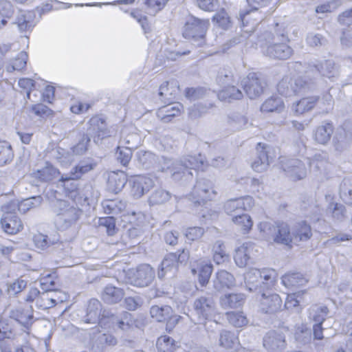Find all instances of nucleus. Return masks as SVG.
I'll list each match as a JSON object with an SVG mask.
<instances>
[{
    "mask_svg": "<svg viewBox=\"0 0 352 352\" xmlns=\"http://www.w3.org/2000/svg\"><path fill=\"white\" fill-rule=\"evenodd\" d=\"M299 28L287 21L276 23L274 34L263 53L273 58L285 60L293 54V49L286 42L294 40L298 36Z\"/></svg>",
    "mask_w": 352,
    "mask_h": 352,
    "instance_id": "1",
    "label": "nucleus"
},
{
    "mask_svg": "<svg viewBox=\"0 0 352 352\" xmlns=\"http://www.w3.org/2000/svg\"><path fill=\"white\" fill-rule=\"evenodd\" d=\"M204 158L201 155L198 156H187L179 162H174L170 159L163 157V165L161 170L169 172L175 179H186L192 176L191 169H199L204 165Z\"/></svg>",
    "mask_w": 352,
    "mask_h": 352,
    "instance_id": "2",
    "label": "nucleus"
},
{
    "mask_svg": "<svg viewBox=\"0 0 352 352\" xmlns=\"http://www.w3.org/2000/svg\"><path fill=\"white\" fill-rule=\"evenodd\" d=\"M87 134L83 135L79 142L72 148L74 155L85 153L87 150L91 138L95 143L98 144L100 141L111 135L110 132L107 129V124L102 119L98 117H93L90 119Z\"/></svg>",
    "mask_w": 352,
    "mask_h": 352,
    "instance_id": "3",
    "label": "nucleus"
},
{
    "mask_svg": "<svg viewBox=\"0 0 352 352\" xmlns=\"http://www.w3.org/2000/svg\"><path fill=\"white\" fill-rule=\"evenodd\" d=\"M277 278L276 271L271 268L258 270L250 269L244 274V281L247 289L250 291L263 292L265 289L272 287Z\"/></svg>",
    "mask_w": 352,
    "mask_h": 352,
    "instance_id": "4",
    "label": "nucleus"
},
{
    "mask_svg": "<svg viewBox=\"0 0 352 352\" xmlns=\"http://www.w3.org/2000/svg\"><path fill=\"white\" fill-rule=\"evenodd\" d=\"M54 211L56 214L54 223L59 230H65L76 224L82 214L81 210L65 200H57Z\"/></svg>",
    "mask_w": 352,
    "mask_h": 352,
    "instance_id": "5",
    "label": "nucleus"
},
{
    "mask_svg": "<svg viewBox=\"0 0 352 352\" xmlns=\"http://www.w3.org/2000/svg\"><path fill=\"white\" fill-rule=\"evenodd\" d=\"M209 26L208 19L192 18L186 23L183 36L191 40L194 45L201 46L205 43V36Z\"/></svg>",
    "mask_w": 352,
    "mask_h": 352,
    "instance_id": "6",
    "label": "nucleus"
},
{
    "mask_svg": "<svg viewBox=\"0 0 352 352\" xmlns=\"http://www.w3.org/2000/svg\"><path fill=\"white\" fill-rule=\"evenodd\" d=\"M194 309L201 321L208 320L205 323V328L207 331L213 325L217 326L218 322L214 319L217 311L214 300L211 298L201 296L197 298L194 302Z\"/></svg>",
    "mask_w": 352,
    "mask_h": 352,
    "instance_id": "7",
    "label": "nucleus"
},
{
    "mask_svg": "<svg viewBox=\"0 0 352 352\" xmlns=\"http://www.w3.org/2000/svg\"><path fill=\"white\" fill-rule=\"evenodd\" d=\"M312 88V83L305 81L302 78H292L289 76H284L277 85L278 92L285 97L305 92Z\"/></svg>",
    "mask_w": 352,
    "mask_h": 352,
    "instance_id": "8",
    "label": "nucleus"
},
{
    "mask_svg": "<svg viewBox=\"0 0 352 352\" xmlns=\"http://www.w3.org/2000/svg\"><path fill=\"white\" fill-rule=\"evenodd\" d=\"M252 10L245 13L240 14V19L242 22L244 32H252L254 31L256 25L263 19V14L258 12L260 7L265 6L269 0H246Z\"/></svg>",
    "mask_w": 352,
    "mask_h": 352,
    "instance_id": "9",
    "label": "nucleus"
},
{
    "mask_svg": "<svg viewBox=\"0 0 352 352\" xmlns=\"http://www.w3.org/2000/svg\"><path fill=\"white\" fill-rule=\"evenodd\" d=\"M188 258L189 252L185 249H183L181 252L166 254L158 270L159 278H163L168 274L173 276L177 271L179 265L186 263Z\"/></svg>",
    "mask_w": 352,
    "mask_h": 352,
    "instance_id": "10",
    "label": "nucleus"
},
{
    "mask_svg": "<svg viewBox=\"0 0 352 352\" xmlns=\"http://www.w3.org/2000/svg\"><path fill=\"white\" fill-rule=\"evenodd\" d=\"M216 196L212 182L207 179H199L194 186L188 199L195 204H204Z\"/></svg>",
    "mask_w": 352,
    "mask_h": 352,
    "instance_id": "11",
    "label": "nucleus"
},
{
    "mask_svg": "<svg viewBox=\"0 0 352 352\" xmlns=\"http://www.w3.org/2000/svg\"><path fill=\"white\" fill-rule=\"evenodd\" d=\"M257 155L251 164L252 169L258 173H262L268 168L269 165L275 158V151L269 145L258 143L256 146Z\"/></svg>",
    "mask_w": 352,
    "mask_h": 352,
    "instance_id": "12",
    "label": "nucleus"
},
{
    "mask_svg": "<svg viewBox=\"0 0 352 352\" xmlns=\"http://www.w3.org/2000/svg\"><path fill=\"white\" fill-rule=\"evenodd\" d=\"M307 162L309 166L310 171L316 176L326 177L331 168L329 155L324 151H318L312 158L307 157Z\"/></svg>",
    "mask_w": 352,
    "mask_h": 352,
    "instance_id": "13",
    "label": "nucleus"
},
{
    "mask_svg": "<svg viewBox=\"0 0 352 352\" xmlns=\"http://www.w3.org/2000/svg\"><path fill=\"white\" fill-rule=\"evenodd\" d=\"M243 89L250 99L259 97L264 91L266 83L259 77V74L250 72L241 81Z\"/></svg>",
    "mask_w": 352,
    "mask_h": 352,
    "instance_id": "14",
    "label": "nucleus"
},
{
    "mask_svg": "<svg viewBox=\"0 0 352 352\" xmlns=\"http://www.w3.org/2000/svg\"><path fill=\"white\" fill-rule=\"evenodd\" d=\"M232 78L231 72L227 71H225L224 74L222 72L221 74L218 76L219 83L227 85V86L219 91L217 94L218 98L221 101L230 102L232 100H240L243 96L240 89L233 85L230 86L229 85L232 80Z\"/></svg>",
    "mask_w": 352,
    "mask_h": 352,
    "instance_id": "15",
    "label": "nucleus"
},
{
    "mask_svg": "<svg viewBox=\"0 0 352 352\" xmlns=\"http://www.w3.org/2000/svg\"><path fill=\"white\" fill-rule=\"evenodd\" d=\"M131 194L138 199L148 192L155 185L153 179L149 175H139L131 177L129 180Z\"/></svg>",
    "mask_w": 352,
    "mask_h": 352,
    "instance_id": "16",
    "label": "nucleus"
},
{
    "mask_svg": "<svg viewBox=\"0 0 352 352\" xmlns=\"http://www.w3.org/2000/svg\"><path fill=\"white\" fill-rule=\"evenodd\" d=\"M281 166L287 175L293 180H300L307 176V167L298 159L282 160Z\"/></svg>",
    "mask_w": 352,
    "mask_h": 352,
    "instance_id": "17",
    "label": "nucleus"
},
{
    "mask_svg": "<svg viewBox=\"0 0 352 352\" xmlns=\"http://www.w3.org/2000/svg\"><path fill=\"white\" fill-rule=\"evenodd\" d=\"M259 302L261 311L265 314H274L279 311L282 306L281 298L274 293L263 292Z\"/></svg>",
    "mask_w": 352,
    "mask_h": 352,
    "instance_id": "18",
    "label": "nucleus"
},
{
    "mask_svg": "<svg viewBox=\"0 0 352 352\" xmlns=\"http://www.w3.org/2000/svg\"><path fill=\"white\" fill-rule=\"evenodd\" d=\"M212 270V263L204 259L195 261L191 269L192 274H197L198 281L201 287H205L208 283Z\"/></svg>",
    "mask_w": 352,
    "mask_h": 352,
    "instance_id": "19",
    "label": "nucleus"
},
{
    "mask_svg": "<svg viewBox=\"0 0 352 352\" xmlns=\"http://www.w3.org/2000/svg\"><path fill=\"white\" fill-rule=\"evenodd\" d=\"M154 276L153 269L150 265H140L133 274L132 283L136 287H146L151 283Z\"/></svg>",
    "mask_w": 352,
    "mask_h": 352,
    "instance_id": "20",
    "label": "nucleus"
},
{
    "mask_svg": "<svg viewBox=\"0 0 352 352\" xmlns=\"http://www.w3.org/2000/svg\"><path fill=\"white\" fill-rule=\"evenodd\" d=\"M74 175L71 172L68 174L63 175L60 178L59 182L65 188L67 197L75 203H79L82 199V197L80 195L78 185L76 182V180L79 178L74 177Z\"/></svg>",
    "mask_w": 352,
    "mask_h": 352,
    "instance_id": "21",
    "label": "nucleus"
},
{
    "mask_svg": "<svg viewBox=\"0 0 352 352\" xmlns=\"http://www.w3.org/2000/svg\"><path fill=\"white\" fill-rule=\"evenodd\" d=\"M254 205L253 198L250 196H245L228 200L224 204V209L227 214H231L235 212L249 210Z\"/></svg>",
    "mask_w": 352,
    "mask_h": 352,
    "instance_id": "22",
    "label": "nucleus"
},
{
    "mask_svg": "<svg viewBox=\"0 0 352 352\" xmlns=\"http://www.w3.org/2000/svg\"><path fill=\"white\" fill-rule=\"evenodd\" d=\"M285 345L283 334L274 331L268 332L263 338V346L271 352H282Z\"/></svg>",
    "mask_w": 352,
    "mask_h": 352,
    "instance_id": "23",
    "label": "nucleus"
},
{
    "mask_svg": "<svg viewBox=\"0 0 352 352\" xmlns=\"http://www.w3.org/2000/svg\"><path fill=\"white\" fill-rule=\"evenodd\" d=\"M122 221L132 225V228L129 230V235H138L140 233V230L137 227H141L145 222L146 217L142 212H134L125 210L121 216Z\"/></svg>",
    "mask_w": 352,
    "mask_h": 352,
    "instance_id": "24",
    "label": "nucleus"
},
{
    "mask_svg": "<svg viewBox=\"0 0 352 352\" xmlns=\"http://www.w3.org/2000/svg\"><path fill=\"white\" fill-rule=\"evenodd\" d=\"M254 245L250 242L243 243L238 247L234 255V260L237 266L239 267H245L248 261L254 255Z\"/></svg>",
    "mask_w": 352,
    "mask_h": 352,
    "instance_id": "25",
    "label": "nucleus"
},
{
    "mask_svg": "<svg viewBox=\"0 0 352 352\" xmlns=\"http://www.w3.org/2000/svg\"><path fill=\"white\" fill-rule=\"evenodd\" d=\"M102 305L97 299H91L88 303L87 313L84 316L83 321L88 324H96L99 322L102 324L105 322V318L100 319Z\"/></svg>",
    "mask_w": 352,
    "mask_h": 352,
    "instance_id": "26",
    "label": "nucleus"
},
{
    "mask_svg": "<svg viewBox=\"0 0 352 352\" xmlns=\"http://www.w3.org/2000/svg\"><path fill=\"white\" fill-rule=\"evenodd\" d=\"M183 106L179 102H171L160 107L157 112V117L163 122L168 123L175 117L180 115Z\"/></svg>",
    "mask_w": 352,
    "mask_h": 352,
    "instance_id": "27",
    "label": "nucleus"
},
{
    "mask_svg": "<svg viewBox=\"0 0 352 352\" xmlns=\"http://www.w3.org/2000/svg\"><path fill=\"white\" fill-rule=\"evenodd\" d=\"M1 224L5 232L14 234L23 228L20 219L13 212H5L1 219Z\"/></svg>",
    "mask_w": 352,
    "mask_h": 352,
    "instance_id": "28",
    "label": "nucleus"
},
{
    "mask_svg": "<svg viewBox=\"0 0 352 352\" xmlns=\"http://www.w3.org/2000/svg\"><path fill=\"white\" fill-rule=\"evenodd\" d=\"M219 344L226 352H236L240 345L238 337L228 330L220 332Z\"/></svg>",
    "mask_w": 352,
    "mask_h": 352,
    "instance_id": "29",
    "label": "nucleus"
},
{
    "mask_svg": "<svg viewBox=\"0 0 352 352\" xmlns=\"http://www.w3.org/2000/svg\"><path fill=\"white\" fill-rule=\"evenodd\" d=\"M310 67H314L320 75L329 78L336 77L338 74V68L332 60L312 61Z\"/></svg>",
    "mask_w": 352,
    "mask_h": 352,
    "instance_id": "30",
    "label": "nucleus"
},
{
    "mask_svg": "<svg viewBox=\"0 0 352 352\" xmlns=\"http://www.w3.org/2000/svg\"><path fill=\"white\" fill-rule=\"evenodd\" d=\"M127 182L126 175L122 172H112L109 174L107 188L113 193H118Z\"/></svg>",
    "mask_w": 352,
    "mask_h": 352,
    "instance_id": "31",
    "label": "nucleus"
},
{
    "mask_svg": "<svg viewBox=\"0 0 352 352\" xmlns=\"http://www.w3.org/2000/svg\"><path fill=\"white\" fill-rule=\"evenodd\" d=\"M333 132V126L332 124L323 122L314 130V139L318 144H326L330 140Z\"/></svg>",
    "mask_w": 352,
    "mask_h": 352,
    "instance_id": "32",
    "label": "nucleus"
},
{
    "mask_svg": "<svg viewBox=\"0 0 352 352\" xmlns=\"http://www.w3.org/2000/svg\"><path fill=\"white\" fill-rule=\"evenodd\" d=\"M11 317L29 330L34 322V316L31 307L17 309L11 313Z\"/></svg>",
    "mask_w": 352,
    "mask_h": 352,
    "instance_id": "33",
    "label": "nucleus"
},
{
    "mask_svg": "<svg viewBox=\"0 0 352 352\" xmlns=\"http://www.w3.org/2000/svg\"><path fill=\"white\" fill-rule=\"evenodd\" d=\"M109 322L113 324V327L127 331L134 324V320L130 313L124 311L119 316H111L107 318Z\"/></svg>",
    "mask_w": 352,
    "mask_h": 352,
    "instance_id": "34",
    "label": "nucleus"
},
{
    "mask_svg": "<svg viewBox=\"0 0 352 352\" xmlns=\"http://www.w3.org/2000/svg\"><path fill=\"white\" fill-rule=\"evenodd\" d=\"M33 177L41 182H47L53 180L60 175L59 170L51 164L47 162L45 166L32 173Z\"/></svg>",
    "mask_w": 352,
    "mask_h": 352,
    "instance_id": "35",
    "label": "nucleus"
},
{
    "mask_svg": "<svg viewBox=\"0 0 352 352\" xmlns=\"http://www.w3.org/2000/svg\"><path fill=\"white\" fill-rule=\"evenodd\" d=\"M292 243L297 244L300 241H306L312 236L309 225L305 221L297 223L293 229Z\"/></svg>",
    "mask_w": 352,
    "mask_h": 352,
    "instance_id": "36",
    "label": "nucleus"
},
{
    "mask_svg": "<svg viewBox=\"0 0 352 352\" xmlns=\"http://www.w3.org/2000/svg\"><path fill=\"white\" fill-rule=\"evenodd\" d=\"M211 252L212 260L217 265L223 264L229 259L226 245L221 240H217L212 244Z\"/></svg>",
    "mask_w": 352,
    "mask_h": 352,
    "instance_id": "37",
    "label": "nucleus"
},
{
    "mask_svg": "<svg viewBox=\"0 0 352 352\" xmlns=\"http://www.w3.org/2000/svg\"><path fill=\"white\" fill-rule=\"evenodd\" d=\"M319 98L315 96L307 97L293 103L292 110L296 114H303L314 108Z\"/></svg>",
    "mask_w": 352,
    "mask_h": 352,
    "instance_id": "38",
    "label": "nucleus"
},
{
    "mask_svg": "<svg viewBox=\"0 0 352 352\" xmlns=\"http://www.w3.org/2000/svg\"><path fill=\"white\" fill-rule=\"evenodd\" d=\"M277 230L274 241L277 243L290 246L292 243L293 232H290L289 226L286 223H279L276 226Z\"/></svg>",
    "mask_w": 352,
    "mask_h": 352,
    "instance_id": "39",
    "label": "nucleus"
},
{
    "mask_svg": "<svg viewBox=\"0 0 352 352\" xmlns=\"http://www.w3.org/2000/svg\"><path fill=\"white\" fill-rule=\"evenodd\" d=\"M284 109L285 104L282 98L278 96H272L263 102L261 106L260 110L262 113H280Z\"/></svg>",
    "mask_w": 352,
    "mask_h": 352,
    "instance_id": "40",
    "label": "nucleus"
},
{
    "mask_svg": "<svg viewBox=\"0 0 352 352\" xmlns=\"http://www.w3.org/2000/svg\"><path fill=\"white\" fill-rule=\"evenodd\" d=\"M104 212L108 214L118 215L125 212L126 202L119 199H107L102 203Z\"/></svg>",
    "mask_w": 352,
    "mask_h": 352,
    "instance_id": "41",
    "label": "nucleus"
},
{
    "mask_svg": "<svg viewBox=\"0 0 352 352\" xmlns=\"http://www.w3.org/2000/svg\"><path fill=\"white\" fill-rule=\"evenodd\" d=\"M226 123L232 131H237L246 127L248 120L244 115L234 112L228 115Z\"/></svg>",
    "mask_w": 352,
    "mask_h": 352,
    "instance_id": "42",
    "label": "nucleus"
},
{
    "mask_svg": "<svg viewBox=\"0 0 352 352\" xmlns=\"http://www.w3.org/2000/svg\"><path fill=\"white\" fill-rule=\"evenodd\" d=\"M140 143V135L136 133H131L130 130L125 128L121 131V136L119 145L133 149Z\"/></svg>",
    "mask_w": 352,
    "mask_h": 352,
    "instance_id": "43",
    "label": "nucleus"
},
{
    "mask_svg": "<svg viewBox=\"0 0 352 352\" xmlns=\"http://www.w3.org/2000/svg\"><path fill=\"white\" fill-rule=\"evenodd\" d=\"M35 14L31 11L21 12L15 22L21 32L32 30L34 26Z\"/></svg>",
    "mask_w": 352,
    "mask_h": 352,
    "instance_id": "44",
    "label": "nucleus"
},
{
    "mask_svg": "<svg viewBox=\"0 0 352 352\" xmlns=\"http://www.w3.org/2000/svg\"><path fill=\"white\" fill-rule=\"evenodd\" d=\"M245 302V296L242 294H228L220 298L222 307L235 309L241 307Z\"/></svg>",
    "mask_w": 352,
    "mask_h": 352,
    "instance_id": "45",
    "label": "nucleus"
},
{
    "mask_svg": "<svg viewBox=\"0 0 352 352\" xmlns=\"http://www.w3.org/2000/svg\"><path fill=\"white\" fill-rule=\"evenodd\" d=\"M235 285V279L232 274L226 270H219L216 274L214 287L217 289L231 288Z\"/></svg>",
    "mask_w": 352,
    "mask_h": 352,
    "instance_id": "46",
    "label": "nucleus"
},
{
    "mask_svg": "<svg viewBox=\"0 0 352 352\" xmlns=\"http://www.w3.org/2000/svg\"><path fill=\"white\" fill-rule=\"evenodd\" d=\"M124 296L123 290L112 285H107L103 292L102 299L109 304L119 302Z\"/></svg>",
    "mask_w": 352,
    "mask_h": 352,
    "instance_id": "47",
    "label": "nucleus"
},
{
    "mask_svg": "<svg viewBox=\"0 0 352 352\" xmlns=\"http://www.w3.org/2000/svg\"><path fill=\"white\" fill-rule=\"evenodd\" d=\"M172 314L173 309L168 305H154L150 309L151 316L157 322L166 321Z\"/></svg>",
    "mask_w": 352,
    "mask_h": 352,
    "instance_id": "48",
    "label": "nucleus"
},
{
    "mask_svg": "<svg viewBox=\"0 0 352 352\" xmlns=\"http://www.w3.org/2000/svg\"><path fill=\"white\" fill-rule=\"evenodd\" d=\"M329 310L326 306L314 305L309 310V318L316 324H322L325 320Z\"/></svg>",
    "mask_w": 352,
    "mask_h": 352,
    "instance_id": "49",
    "label": "nucleus"
},
{
    "mask_svg": "<svg viewBox=\"0 0 352 352\" xmlns=\"http://www.w3.org/2000/svg\"><path fill=\"white\" fill-rule=\"evenodd\" d=\"M171 197L169 192L157 189L152 192L148 198V204L150 206L164 204L167 202Z\"/></svg>",
    "mask_w": 352,
    "mask_h": 352,
    "instance_id": "50",
    "label": "nucleus"
},
{
    "mask_svg": "<svg viewBox=\"0 0 352 352\" xmlns=\"http://www.w3.org/2000/svg\"><path fill=\"white\" fill-rule=\"evenodd\" d=\"M14 14L12 5L5 0L0 1V29L7 24V20Z\"/></svg>",
    "mask_w": 352,
    "mask_h": 352,
    "instance_id": "51",
    "label": "nucleus"
},
{
    "mask_svg": "<svg viewBox=\"0 0 352 352\" xmlns=\"http://www.w3.org/2000/svg\"><path fill=\"white\" fill-rule=\"evenodd\" d=\"M226 316L229 323L236 328L243 327L248 322L246 316L241 311L227 312Z\"/></svg>",
    "mask_w": 352,
    "mask_h": 352,
    "instance_id": "52",
    "label": "nucleus"
},
{
    "mask_svg": "<svg viewBox=\"0 0 352 352\" xmlns=\"http://www.w3.org/2000/svg\"><path fill=\"white\" fill-rule=\"evenodd\" d=\"M28 54L25 52H21L17 57L11 60V62L6 66V70L8 72L14 71H20L23 69L27 63Z\"/></svg>",
    "mask_w": 352,
    "mask_h": 352,
    "instance_id": "53",
    "label": "nucleus"
},
{
    "mask_svg": "<svg viewBox=\"0 0 352 352\" xmlns=\"http://www.w3.org/2000/svg\"><path fill=\"white\" fill-rule=\"evenodd\" d=\"M232 221L241 228L244 234L248 233L253 226L252 218L247 214L234 217Z\"/></svg>",
    "mask_w": 352,
    "mask_h": 352,
    "instance_id": "54",
    "label": "nucleus"
},
{
    "mask_svg": "<svg viewBox=\"0 0 352 352\" xmlns=\"http://www.w3.org/2000/svg\"><path fill=\"white\" fill-rule=\"evenodd\" d=\"M14 154L11 145L6 141H0V166L12 161Z\"/></svg>",
    "mask_w": 352,
    "mask_h": 352,
    "instance_id": "55",
    "label": "nucleus"
},
{
    "mask_svg": "<svg viewBox=\"0 0 352 352\" xmlns=\"http://www.w3.org/2000/svg\"><path fill=\"white\" fill-rule=\"evenodd\" d=\"M157 348L159 352H173L175 349V342L168 336H162L157 339Z\"/></svg>",
    "mask_w": 352,
    "mask_h": 352,
    "instance_id": "56",
    "label": "nucleus"
},
{
    "mask_svg": "<svg viewBox=\"0 0 352 352\" xmlns=\"http://www.w3.org/2000/svg\"><path fill=\"white\" fill-rule=\"evenodd\" d=\"M42 200L43 199L41 196L32 197L25 199L19 203L18 210L20 212L25 213L31 208L40 206Z\"/></svg>",
    "mask_w": 352,
    "mask_h": 352,
    "instance_id": "57",
    "label": "nucleus"
},
{
    "mask_svg": "<svg viewBox=\"0 0 352 352\" xmlns=\"http://www.w3.org/2000/svg\"><path fill=\"white\" fill-rule=\"evenodd\" d=\"M282 283L287 287H297L303 285L305 279L299 273H292L283 276Z\"/></svg>",
    "mask_w": 352,
    "mask_h": 352,
    "instance_id": "58",
    "label": "nucleus"
},
{
    "mask_svg": "<svg viewBox=\"0 0 352 352\" xmlns=\"http://www.w3.org/2000/svg\"><path fill=\"white\" fill-rule=\"evenodd\" d=\"M96 164L91 160L81 161L78 165L72 168L71 173L74 175V177L80 178L82 175L93 170Z\"/></svg>",
    "mask_w": 352,
    "mask_h": 352,
    "instance_id": "59",
    "label": "nucleus"
},
{
    "mask_svg": "<svg viewBox=\"0 0 352 352\" xmlns=\"http://www.w3.org/2000/svg\"><path fill=\"white\" fill-rule=\"evenodd\" d=\"M54 157L63 166H67L74 160L73 153L60 147L54 151Z\"/></svg>",
    "mask_w": 352,
    "mask_h": 352,
    "instance_id": "60",
    "label": "nucleus"
},
{
    "mask_svg": "<svg viewBox=\"0 0 352 352\" xmlns=\"http://www.w3.org/2000/svg\"><path fill=\"white\" fill-rule=\"evenodd\" d=\"M212 21L224 30H227L231 26L230 18L224 9H221L220 11L217 12L214 15Z\"/></svg>",
    "mask_w": 352,
    "mask_h": 352,
    "instance_id": "61",
    "label": "nucleus"
},
{
    "mask_svg": "<svg viewBox=\"0 0 352 352\" xmlns=\"http://www.w3.org/2000/svg\"><path fill=\"white\" fill-rule=\"evenodd\" d=\"M33 241L37 248L43 250L50 247V245L56 243L58 239L56 238L51 240L47 236L38 233L34 236Z\"/></svg>",
    "mask_w": 352,
    "mask_h": 352,
    "instance_id": "62",
    "label": "nucleus"
},
{
    "mask_svg": "<svg viewBox=\"0 0 352 352\" xmlns=\"http://www.w3.org/2000/svg\"><path fill=\"white\" fill-rule=\"evenodd\" d=\"M131 148L126 146H118L116 151L117 160L123 165L126 166L131 161L132 157Z\"/></svg>",
    "mask_w": 352,
    "mask_h": 352,
    "instance_id": "63",
    "label": "nucleus"
},
{
    "mask_svg": "<svg viewBox=\"0 0 352 352\" xmlns=\"http://www.w3.org/2000/svg\"><path fill=\"white\" fill-rule=\"evenodd\" d=\"M137 156L138 160L145 168H148L156 161V156L149 151L140 150L137 153Z\"/></svg>",
    "mask_w": 352,
    "mask_h": 352,
    "instance_id": "64",
    "label": "nucleus"
}]
</instances>
